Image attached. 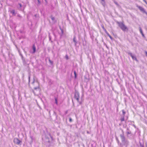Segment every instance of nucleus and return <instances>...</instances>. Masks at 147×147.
Listing matches in <instances>:
<instances>
[{"instance_id": "nucleus-1", "label": "nucleus", "mask_w": 147, "mask_h": 147, "mask_svg": "<svg viewBox=\"0 0 147 147\" xmlns=\"http://www.w3.org/2000/svg\"><path fill=\"white\" fill-rule=\"evenodd\" d=\"M117 23L118 24L119 26L123 31H125L128 30L127 27L125 26L123 22H117Z\"/></svg>"}, {"instance_id": "nucleus-2", "label": "nucleus", "mask_w": 147, "mask_h": 147, "mask_svg": "<svg viewBox=\"0 0 147 147\" xmlns=\"http://www.w3.org/2000/svg\"><path fill=\"white\" fill-rule=\"evenodd\" d=\"M33 80V81L32 83L33 88L35 90L37 89L38 91H40L39 85L37 81H35L34 80V78Z\"/></svg>"}, {"instance_id": "nucleus-3", "label": "nucleus", "mask_w": 147, "mask_h": 147, "mask_svg": "<svg viewBox=\"0 0 147 147\" xmlns=\"http://www.w3.org/2000/svg\"><path fill=\"white\" fill-rule=\"evenodd\" d=\"M122 131L123 132V130ZM120 136L123 144L124 145L127 144H128V142L125 139V137L124 136L123 132L122 134L120 135Z\"/></svg>"}, {"instance_id": "nucleus-4", "label": "nucleus", "mask_w": 147, "mask_h": 147, "mask_svg": "<svg viewBox=\"0 0 147 147\" xmlns=\"http://www.w3.org/2000/svg\"><path fill=\"white\" fill-rule=\"evenodd\" d=\"M46 142L49 143L50 141L52 140L53 139L50 133H48L45 136Z\"/></svg>"}, {"instance_id": "nucleus-5", "label": "nucleus", "mask_w": 147, "mask_h": 147, "mask_svg": "<svg viewBox=\"0 0 147 147\" xmlns=\"http://www.w3.org/2000/svg\"><path fill=\"white\" fill-rule=\"evenodd\" d=\"M74 98L78 102L81 103L79 101V98H80V94L79 92L75 90L74 94Z\"/></svg>"}, {"instance_id": "nucleus-6", "label": "nucleus", "mask_w": 147, "mask_h": 147, "mask_svg": "<svg viewBox=\"0 0 147 147\" xmlns=\"http://www.w3.org/2000/svg\"><path fill=\"white\" fill-rule=\"evenodd\" d=\"M136 6L141 12L147 15V12L145 11L143 7L138 5H137Z\"/></svg>"}, {"instance_id": "nucleus-7", "label": "nucleus", "mask_w": 147, "mask_h": 147, "mask_svg": "<svg viewBox=\"0 0 147 147\" xmlns=\"http://www.w3.org/2000/svg\"><path fill=\"white\" fill-rule=\"evenodd\" d=\"M13 142L17 144H19L20 142H21V141L18 138H16L14 139Z\"/></svg>"}, {"instance_id": "nucleus-8", "label": "nucleus", "mask_w": 147, "mask_h": 147, "mask_svg": "<svg viewBox=\"0 0 147 147\" xmlns=\"http://www.w3.org/2000/svg\"><path fill=\"white\" fill-rule=\"evenodd\" d=\"M127 53L132 58L133 60H135L136 61H138V60L136 57L135 56H134L130 52H128Z\"/></svg>"}, {"instance_id": "nucleus-9", "label": "nucleus", "mask_w": 147, "mask_h": 147, "mask_svg": "<svg viewBox=\"0 0 147 147\" xmlns=\"http://www.w3.org/2000/svg\"><path fill=\"white\" fill-rule=\"evenodd\" d=\"M50 17L52 20L53 21V23H55L56 22V21L55 20V18L52 15Z\"/></svg>"}, {"instance_id": "nucleus-10", "label": "nucleus", "mask_w": 147, "mask_h": 147, "mask_svg": "<svg viewBox=\"0 0 147 147\" xmlns=\"http://www.w3.org/2000/svg\"><path fill=\"white\" fill-rule=\"evenodd\" d=\"M32 49H33V51L32 53H34L35 52L36 50V47L34 45H33L32 46Z\"/></svg>"}, {"instance_id": "nucleus-11", "label": "nucleus", "mask_w": 147, "mask_h": 147, "mask_svg": "<svg viewBox=\"0 0 147 147\" xmlns=\"http://www.w3.org/2000/svg\"><path fill=\"white\" fill-rule=\"evenodd\" d=\"M20 55L21 56V57L22 58V60L23 61L24 63L25 62V59L23 57V55L21 53H20Z\"/></svg>"}, {"instance_id": "nucleus-12", "label": "nucleus", "mask_w": 147, "mask_h": 147, "mask_svg": "<svg viewBox=\"0 0 147 147\" xmlns=\"http://www.w3.org/2000/svg\"><path fill=\"white\" fill-rule=\"evenodd\" d=\"M73 41L75 43V45H76L77 43V42L76 41V37L75 36L74 37L73 39Z\"/></svg>"}, {"instance_id": "nucleus-13", "label": "nucleus", "mask_w": 147, "mask_h": 147, "mask_svg": "<svg viewBox=\"0 0 147 147\" xmlns=\"http://www.w3.org/2000/svg\"><path fill=\"white\" fill-rule=\"evenodd\" d=\"M120 120L121 121H124V116H123L122 117H121Z\"/></svg>"}, {"instance_id": "nucleus-14", "label": "nucleus", "mask_w": 147, "mask_h": 147, "mask_svg": "<svg viewBox=\"0 0 147 147\" xmlns=\"http://www.w3.org/2000/svg\"><path fill=\"white\" fill-rule=\"evenodd\" d=\"M11 13H12L13 15H15V10H12L10 11Z\"/></svg>"}, {"instance_id": "nucleus-15", "label": "nucleus", "mask_w": 147, "mask_h": 147, "mask_svg": "<svg viewBox=\"0 0 147 147\" xmlns=\"http://www.w3.org/2000/svg\"><path fill=\"white\" fill-rule=\"evenodd\" d=\"M101 4H102V5L104 6L105 5V1H101Z\"/></svg>"}, {"instance_id": "nucleus-16", "label": "nucleus", "mask_w": 147, "mask_h": 147, "mask_svg": "<svg viewBox=\"0 0 147 147\" xmlns=\"http://www.w3.org/2000/svg\"><path fill=\"white\" fill-rule=\"evenodd\" d=\"M139 28L140 31V33H141V34H142L143 32H142V30L141 28L140 27H139Z\"/></svg>"}, {"instance_id": "nucleus-17", "label": "nucleus", "mask_w": 147, "mask_h": 147, "mask_svg": "<svg viewBox=\"0 0 147 147\" xmlns=\"http://www.w3.org/2000/svg\"><path fill=\"white\" fill-rule=\"evenodd\" d=\"M122 111L123 114V116H124L125 115V112L124 110H122Z\"/></svg>"}, {"instance_id": "nucleus-18", "label": "nucleus", "mask_w": 147, "mask_h": 147, "mask_svg": "<svg viewBox=\"0 0 147 147\" xmlns=\"http://www.w3.org/2000/svg\"><path fill=\"white\" fill-rule=\"evenodd\" d=\"M74 73L75 75V78H76V71H74Z\"/></svg>"}, {"instance_id": "nucleus-19", "label": "nucleus", "mask_w": 147, "mask_h": 147, "mask_svg": "<svg viewBox=\"0 0 147 147\" xmlns=\"http://www.w3.org/2000/svg\"><path fill=\"white\" fill-rule=\"evenodd\" d=\"M114 3L117 6H119V5L118 3L117 2H116V1H114Z\"/></svg>"}, {"instance_id": "nucleus-20", "label": "nucleus", "mask_w": 147, "mask_h": 147, "mask_svg": "<svg viewBox=\"0 0 147 147\" xmlns=\"http://www.w3.org/2000/svg\"><path fill=\"white\" fill-rule=\"evenodd\" d=\"M55 103L56 104H57V99L56 98H55Z\"/></svg>"}, {"instance_id": "nucleus-21", "label": "nucleus", "mask_w": 147, "mask_h": 147, "mask_svg": "<svg viewBox=\"0 0 147 147\" xmlns=\"http://www.w3.org/2000/svg\"><path fill=\"white\" fill-rule=\"evenodd\" d=\"M69 121L70 122H71L72 121V119L71 118H69Z\"/></svg>"}, {"instance_id": "nucleus-22", "label": "nucleus", "mask_w": 147, "mask_h": 147, "mask_svg": "<svg viewBox=\"0 0 147 147\" xmlns=\"http://www.w3.org/2000/svg\"><path fill=\"white\" fill-rule=\"evenodd\" d=\"M131 134V131H128L127 132V134Z\"/></svg>"}, {"instance_id": "nucleus-23", "label": "nucleus", "mask_w": 147, "mask_h": 147, "mask_svg": "<svg viewBox=\"0 0 147 147\" xmlns=\"http://www.w3.org/2000/svg\"><path fill=\"white\" fill-rule=\"evenodd\" d=\"M65 57L67 59H68V56L67 55H66L65 56Z\"/></svg>"}, {"instance_id": "nucleus-24", "label": "nucleus", "mask_w": 147, "mask_h": 147, "mask_svg": "<svg viewBox=\"0 0 147 147\" xmlns=\"http://www.w3.org/2000/svg\"><path fill=\"white\" fill-rule=\"evenodd\" d=\"M37 1H38V4H40V1L39 0H37Z\"/></svg>"}, {"instance_id": "nucleus-25", "label": "nucleus", "mask_w": 147, "mask_h": 147, "mask_svg": "<svg viewBox=\"0 0 147 147\" xmlns=\"http://www.w3.org/2000/svg\"><path fill=\"white\" fill-rule=\"evenodd\" d=\"M18 4H19V5H20V7H22V5H21L20 3H19Z\"/></svg>"}, {"instance_id": "nucleus-26", "label": "nucleus", "mask_w": 147, "mask_h": 147, "mask_svg": "<svg viewBox=\"0 0 147 147\" xmlns=\"http://www.w3.org/2000/svg\"><path fill=\"white\" fill-rule=\"evenodd\" d=\"M146 3V4H147V2L145 0H143Z\"/></svg>"}, {"instance_id": "nucleus-27", "label": "nucleus", "mask_w": 147, "mask_h": 147, "mask_svg": "<svg viewBox=\"0 0 147 147\" xmlns=\"http://www.w3.org/2000/svg\"><path fill=\"white\" fill-rule=\"evenodd\" d=\"M145 53H146V56L147 57V52L146 51L145 52Z\"/></svg>"}, {"instance_id": "nucleus-28", "label": "nucleus", "mask_w": 147, "mask_h": 147, "mask_svg": "<svg viewBox=\"0 0 147 147\" xmlns=\"http://www.w3.org/2000/svg\"><path fill=\"white\" fill-rule=\"evenodd\" d=\"M141 34L143 36H144V34L143 33H142V34Z\"/></svg>"}, {"instance_id": "nucleus-29", "label": "nucleus", "mask_w": 147, "mask_h": 147, "mask_svg": "<svg viewBox=\"0 0 147 147\" xmlns=\"http://www.w3.org/2000/svg\"><path fill=\"white\" fill-rule=\"evenodd\" d=\"M61 32H62V33L63 34V30L61 29Z\"/></svg>"}, {"instance_id": "nucleus-30", "label": "nucleus", "mask_w": 147, "mask_h": 147, "mask_svg": "<svg viewBox=\"0 0 147 147\" xmlns=\"http://www.w3.org/2000/svg\"><path fill=\"white\" fill-rule=\"evenodd\" d=\"M49 62L51 63H52V62L51 61V60L50 59L49 60Z\"/></svg>"}, {"instance_id": "nucleus-31", "label": "nucleus", "mask_w": 147, "mask_h": 147, "mask_svg": "<svg viewBox=\"0 0 147 147\" xmlns=\"http://www.w3.org/2000/svg\"><path fill=\"white\" fill-rule=\"evenodd\" d=\"M109 37H110V38H112V37H111V36H110L109 35Z\"/></svg>"}, {"instance_id": "nucleus-32", "label": "nucleus", "mask_w": 147, "mask_h": 147, "mask_svg": "<svg viewBox=\"0 0 147 147\" xmlns=\"http://www.w3.org/2000/svg\"><path fill=\"white\" fill-rule=\"evenodd\" d=\"M29 82L30 80V76L29 77Z\"/></svg>"}, {"instance_id": "nucleus-33", "label": "nucleus", "mask_w": 147, "mask_h": 147, "mask_svg": "<svg viewBox=\"0 0 147 147\" xmlns=\"http://www.w3.org/2000/svg\"><path fill=\"white\" fill-rule=\"evenodd\" d=\"M91 146L92 147H95V146H93L92 144Z\"/></svg>"}, {"instance_id": "nucleus-34", "label": "nucleus", "mask_w": 147, "mask_h": 147, "mask_svg": "<svg viewBox=\"0 0 147 147\" xmlns=\"http://www.w3.org/2000/svg\"><path fill=\"white\" fill-rule=\"evenodd\" d=\"M36 15H34V16H35V17H36Z\"/></svg>"}, {"instance_id": "nucleus-35", "label": "nucleus", "mask_w": 147, "mask_h": 147, "mask_svg": "<svg viewBox=\"0 0 147 147\" xmlns=\"http://www.w3.org/2000/svg\"><path fill=\"white\" fill-rule=\"evenodd\" d=\"M33 92H34V93H35V92H34V91H33Z\"/></svg>"}, {"instance_id": "nucleus-36", "label": "nucleus", "mask_w": 147, "mask_h": 147, "mask_svg": "<svg viewBox=\"0 0 147 147\" xmlns=\"http://www.w3.org/2000/svg\"><path fill=\"white\" fill-rule=\"evenodd\" d=\"M101 1H105L104 0H101Z\"/></svg>"}, {"instance_id": "nucleus-37", "label": "nucleus", "mask_w": 147, "mask_h": 147, "mask_svg": "<svg viewBox=\"0 0 147 147\" xmlns=\"http://www.w3.org/2000/svg\"><path fill=\"white\" fill-rule=\"evenodd\" d=\"M49 37L50 39H51V38H50V37Z\"/></svg>"}, {"instance_id": "nucleus-38", "label": "nucleus", "mask_w": 147, "mask_h": 147, "mask_svg": "<svg viewBox=\"0 0 147 147\" xmlns=\"http://www.w3.org/2000/svg\"><path fill=\"white\" fill-rule=\"evenodd\" d=\"M46 1V0H45Z\"/></svg>"}, {"instance_id": "nucleus-39", "label": "nucleus", "mask_w": 147, "mask_h": 147, "mask_svg": "<svg viewBox=\"0 0 147 147\" xmlns=\"http://www.w3.org/2000/svg\"><path fill=\"white\" fill-rule=\"evenodd\" d=\"M142 147H143V146H142Z\"/></svg>"}]
</instances>
